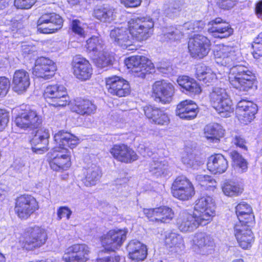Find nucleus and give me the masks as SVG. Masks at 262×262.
<instances>
[{
  "label": "nucleus",
  "mask_w": 262,
  "mask_h": 262,
  "mask_svg": "<svg viewBox=\"0 0 262 262\" xmlns=\"http://www.w3.org/2000/svg\"><path fill=\"white\" fill-rule=\"evenodd\" d=\"M93 59L98 67L103 68L112 64L114 57L106 49H104L98 54L94 55Z\"/></svg>",
  "instance_id": "44"
},
{
  "label": "nucleus",
  "mask_w": 262,
  "mask_h": 262,
  "mask_svg": "<svg viewBox=\"0 0 262 262\" xmlns=\"http://www.w3.org/2000/svg\"><path fill=\"white\" fill-rule=\"evenodd\" d=\"M196 78L205 83L211 82L215 78V74L212 70L204 64L198 65L196 68Z\"/></svg>",
  "instance_id": "41"
},
{
  "label": "nucleus",
  "mask_w": 262,
  "mask_h": 262,
  "mask_svg": "<svg viewBox=\"0 0 262 262\" xmlns=\"http://www.w3.org/2000/svg\"><path fill=\"white\" fill-rule=\"evenodd\" d=\"M10 88V81L5 77H0V96H4Z\"/></svg>",
  "instance_id": "53"
},
{
  "label": "nucleus",
  "mask_w": 262,
  "mask_h": 262,
  "mask_svg": "<svg viewBox=\"0 0 262 262\" xmlns=\"http://www.w3.org/2000/svg\"><path fill=\"white\" fill-rule=\"evenodd\" d=\"M128 233L127 229H116L110 230L101 237L102 246L108 251H114L119 249L126 240Z\"/></svg>",
  "instance_id": "12"
},
{
  "label": "nucleus",
  "mask_w": 262,
  "mask_h": 262,
  "mask_svg": "<svg viewBox=\"0 0 262 262\" xmlns=\"http://www.w3.org/2000/svg\"><path fill=\"white\" fill-rule=\"evenodd\" d=\"M182 161L187 167L193 169H198L204 163L203 161L196 159L195 155L193 154H186L184 155L182 158Z\"/></svg>",
  "instance_id": "47"
},
{
  "label": "nucleus",
  "mask_w": 262,
  "mask_h": 262,
  "mask_svg": "<svg viewBox=\"0 0 262 262\" xmlns=\"http://www.w3.org/2000/svg\"><path fill=\"white\" fill-rule=\"evenodd\" d=\"M211 42L206 36L198 34L190 38L188 48L190 56L193 58H203L210 50Z\"/></svg>",
  "instance_id": "10"
},
{
  "label": "nucleus",
  "mask_w": 262,
  "mask_h": 262,
  "mask_svg": "<svg viewBox=\"0 0 262 262\" xmlns=\"http://www.w3.org/2000/svg\"><path fill=\"white\" fill-rule=\"evenodd\" d=\"M72 110L82 115H90L95 113L96 106L89 100L77 98L75 100Z\"/></svg>",
  "instance_id": "37"
},
{
  "label": "nucleus",
  "mask_w": 262,
  "mask_h": 262,
  "mask_svg": "<svg viewBox=\"0 0 262 262\" xmlns=\"http://www.w3.org/2000/svg\"><path fill=\"white\" fill-rule=\"evenodd\" d=\"M144 213L151 221L160 223H169L174 217L173 210L167 206L144 209Z\"/></svg>",
  "instance_id": "20"
},
{
  "label": "nucleus",
  "mask_w": 262,
  "mask_h": 262,
  "mask_svg": "<svg viewBox=\"0 0 262 262\" xmlns=\"http://www.w3.org/2000/svg\"><path fill=\"white\" fill-rule=\"evenodd\" d=\"M174 93L173 84L165 80L156 81L152 85V96L157 102L169 103L172 101Z\"/></svg>",
  "instance_id": "15"
},
{
  "label": "nucleus",
  "mask_w": 262,
  "mask_h": 262,
  "mask_svg": "<svg viewBox=\"0 0 262 262\" xmlns=\"http://www.w3.org/2000/svg\"><path fill=\"white\" fill-rule=\"evenodd\" d=\"M208 26V32L215 38H226L233 33V29L230 25L221 18H216L211 20Z\"/></svg>",
  "instance_id": "21"
},
{
  "label": "nucleus",
  "mask_w": 262,
  "mask_h": 262,
  "mask_svg": "<svg viewBox=\"0 0 262 262\" xmlns=\"http://www.w3.org/2000/svg\"><path fill=\"white\" fill-rule=\"evenodd\" d=\"M168 169V164L167 161L162 159L153 161L150 164V172L152 174H155L158 177L166 174Z\"/></svg>",
  "instance_id": "42"
},
{
  "label": "nucleus",
  "mask_w": 262,
  "mask_h": 262,
  "mask_svg": "<svg viewBox=\"0 0 262 262\" xmlns=\"http://www.w3.org/2000/svg\"><path fill=\"white\" fill-rule=\"evenodd\" d=\"M177 82L182 91L190 96L198 95L202 90L199 84L193 78L187 76H181L177 79Z\"/></svg>",
  "instance_id": "32"
},
{
  "label": "nucleus",
  "mask_w": 262,
  "mask_h": 262,
  "mask_svg": "<svg viewBox=\"0 0 262 262\" xmlns=\"http://www.w3.org/2000/svg\"><path fill=\"white\" fill-rule=\"evenodd\" d=\"M212 107L223 117H228L232 112V102L225 89L214 88L210 95Z\"/></svg>",
  "instance_id": "4"
},
{
  "label": "nucleus",
  "mask_w": 262,
  "mask_h": 262,
  "mask_svg": "<svg viewBox=\"0 0 262 262\" xmlns=\"http://www.w3.org/2000/svg\"><path fill=\"white\" fill-rule=\"evenodd\" d=\"M92 68L89 61L83 58H78L73 63V73L77 78L86 80L92 74Z\"/></svg>",
  "instance_id": "30"
},
{
  "label": "nucleus",
  "mask_w": 262,
  "mask_h": 262,
  "mask_svg": "<svg viewBox=\"0 0 262 262\" xmlns=\"http://www.w3.org/2000/svg\"><path fill=\"white\" fill-rule=\"evenodd\" d=\"M254 241V236L252 231H248L246 236H242L240 234L237 235V241L239 246L243 249H246L251 247Z\"/></svg>",
  "instance_id": "49"
},
{
  "label": "nucleus",
  "mask_w": 262,
  "mask_h": 262,
  "mask_svg": "<svg viewBox=\"0 0 262 262\" xmlns=\"http://www.w3.org/2000/svg\"><path fill=\"white\" fill-rule=\"evenodd\" d=\"M111 40L123 49L129 51L135 49V41L129 29L125 27H117L112 29L110 34Z\"/></svg>",
  "instance_id": "14"
},
{
  "label": "nucleus",
  "mask_w": 262,
  "mask_h": 262,
  "mask_svg": "<svg viewBox=\"0 0 262 262\" xmlns=\"http://www.w3.org/2000/svg\"><path fill=\"white\" fill-rule=\"evenodd\" d=\"M127 250L129 258L133 260L142 261L147 256L146 246L138 241H131L127 245Z\"/></svg>",
  "instance_id": "33"
},
{
  "label": "nucleus",
  "mask_w": 262,
  "mask_h": 262,
  "mask_svg": "<svg viewBox=\"0 0 262 262\" xmlns=\"http://www.w3.org/2000/svg\"><path fill=\"white\" fill-rule=\"evenodd\" d=\"M229 155L232 160V165L235 169H238L241 172H244L247 170V162L237 151L232 150Z\"/></svg>",
  "instance_id": "46"
},
{
  "label": "nucleus",
  "mask_w": 262,
  "mask_h": 262,
  "mask_svg": "<svg viewBox=\"0 0 262 262\" xmlns=\"http://www.w3.org/2000/svg\"><path fill=\"white\" fill-rule=\"evenodd\" d=\"M93 15L101 21L108 23L116 17L115 9L108 4L97 6L94 10Z\"/></svg>",
  "instance_id": "35"
},
{
  "label": "nucleus",
  "mask_w": 262,
  "mask_h": 262,
  "mask_svg": "<svg viewBox=\"0 0 262 262\" xmlns=\"http://www.w3.org/2000/svg\"><path fill=\"white\" fill-rule=\"evenodd\" d=\"M195 215L200 217L203 224H208L215 214V207L213 199L210 196H203L198 199L194 206Z\"/></svg>",
  "instance_id": "9"
},
{
  "label": "nucleus",
  "mask_w": 262,
  "mask_h": 262,
  "mask_svg": "<svg viewBox=\"0 0 262 262\" xmlns=\"http://www.w3.org/2000/svg\"><path fill=\"white\" fill-rule=\"evenodd\" d=\"M90 250L84 244H74L65 251L62 259L65 262H85L89 259Z\"/></svg>",
  "instance_id": "16"
},
{
  "label": "nucleus",
  "mask_w": 262,
  "mask_h": 262,
  "mask_svg": "<svg viewBox=\"0 0 262 262\" xmlns=\"http://www.w3.org/2000/svg\"><path fill=\"white\" fill-rule=\"evenodd\" d=\"M49 137L48 129L41 128L35 131V134L30 140L32 151L37 154H42L47 151Z\"/></svg>",
  "instance_id": "26"
},
{
  "label": "nucleus",
  "mask_w": 262,
  "mask_h": 262,
  "mask_svg": "<svg viewBox=\"0 0 262 262\" xmlns=\"http://www.w3.org/2000/svg\"><path fill=\"white\" fill-rule=\"evenodd\" d=\"M71 214V210L66 206L60 207L57 210V216L59 220L64 216H66L67 219L69 220Z\"/></svg>",
  "instance_id": "58"
},
{
  "label": "nucleus",
  "mask_w": 262,
  "mask_h": 262,
  "mask_svg": "<svg viewBox=\"0 0 262 262\" xmlns=\"http://www.w3.org/2000/svg\"><path fill=\"white\" fill-rule=\"evenodd\" d=\"M72 32L81 37H84L86 35L85 29L86 25L78 19L73 20L71 23Z\"/></svg>",
  "instance_id": "50"
},
{
  "label": "nucleus",
  "mask_w": 262,
  "mask_h": 262,
  "mask_svg": "<svg viewBox=\"0 0 262 262\" xmlns=\"http://www.w3.org/2000/svg\"><path fill=\"white\" fill-rule=\"evenodd\" d=\"M179 229L182 232L192 231L196 229L199 225L204 226L200 217H198L193 212L190 214L187 211H183L180 214L178 220Z\"/></svg>",
  "instance_id": "23"
},
{
  "label": "nucleus",
  "mask_w": 262,
  "mask_h": 262,
  "mask_svg": "<svg viewBox=\"0 0 262 262\" xmlns=\"http://www.w3.org/2000/svg\"><path fill=\"white\" fill-rule=\"evenodd\" d=\"M257 111V106L252 102L242 100L237 103L236 112L243 123L251 122L255 118Z\"/></svg>",
  "instance_id": "22"
},
{
  "label": "nucleus",
  "mask_w": 262,
  "mask_h": 262,
  "mask_svg": "<svg viewBox=\"0 0 262 262\" xmlns=\"http://www.w3.org/2000/svg\"><path fill=\"white\" fill-rule=\"evenodd\" d=\"M224 194L228 196L234 197L241 194L243 188L238 183L229 181L225 182L222 187Z\"/></svg>",
  "instance_id": "40"
},
{
  "label": "nucleus",
  "mask_w": 262,
  "mask_h": 262,
  "mask_svg": "<svg viewBox=\"0 0 262 262\" xmlns=\"http://www.w3.org/2000/svg\"><path fill=\"white\" fill-rule=\"evenodd\" d=\"M54 139L56 146L50 153V166L55 171L66 169L71 165L68 148L73 149L79 143V139L71 133L63 130L55 134Z\"/></svg>",
  "instance_id": "2"
},
{
  "label": "nucleus",
  "mask_w": 262,
  "mask_h": 262,
  "mask_svg": "<svg viewBox=\"0 0 262 262\" xmlns=\"http://www.w3.org/2000/svg\"><path fill=\"white\" fill-rule=\"evenodd\" d=\"M204 26L202 21H190L185 23L180 29L176 28L164 34L166 38L169 40H177L180 39L183 35V31L190 30L192 32H198L201 30Z\"/></svg>",
  "instance_id": "29"
},
{
  "label": "nucleus",
  "mask_w": 262,
  "mask_h": 262,
  "mask_svg": "<svg viewBox=\"0 0 262 262\" xmlns=\"http://www.w3.org/2000/svg\"><path fill=\"white\" fill-rule=\"evenodd\" d=\"M236 214L238 219L239 222H245V216H247L248 221L250 226L254 224V215L252 213V209L251 206L245 202H241L238 204L236 208Z\"/></svg>",
  "instance_id": "39"
},
{
  "label": "nucleus",
  "mask_w": 262,
  "mask_h": 262,
  "mask_svg": "<svg viewBox=\"0 0 262 262\" xmlns=\"http://www.w3.org/2000/svg\"><path fill=\"white\" fill-rule=\"evenodd\" d=\"M36 0H15L14 5L19 9H29L36 2Z\"/></svg>",
  "instance_id": "55"
},
{
  "label": "nucleus",
  "mask_w": 262,
  "mask_h": 262,
  "mask_svg": "<svg viewBox=\"0 0 262 262\" xmlns=\"http://www.w3.org/2000/svg\"><path fill=\"white\" fill-rule=\"evenodd\" d=\"M14 168L17 173L26 174L28 171V166H26L23 161H16L14 163Z\"/></svg>",
  "instance_id": "57"
},
{
  "label": "nucleus",
  "mask_w": 262,
  "mask_h": 262,
  "mask_svg": "<svg viewBox=\"0 0 262 262\" xmlns=\"http://www.w3.org/2000/svg\"><path fill=\"white\" fill-rule=\"evenodd\" d=\"M232 143L236 146L244 149H247V147L245 145V140L239 136H235V137L233 139Z\"/></svg>",
  "instance_id": "59"
},
{
  "label": "nucleus",
  "mask_w": 262,
  "mask_h": 262,
  "mask_svg": "<svg viewBox=\"0 0 262 262\" xmlns=\"http://www.w3.org/2000/svg\"><path fill=\"white\" fill-rule=\"evenodd\" d=\"M228 166L226 159L221 154H216L210 156L208 160V169L214 173H222L227 169Z\"/></svg>",
  "instance_id": "34"
},
{
  "label": "nucleus",
  "mask_w": 262,
  "mask_h": 262,
  "mask_svg": "<svg viewBox=\"0 0 262 262\" xmlns=\"http://www.w3.org/2000/svg\"><path fill=\"white\" fill-rule=\"evenodd\" d=\"M12 84L15 92L21 94L25 92L30 84L28 72L23 69L16 70L13 74Z\"/></svg>",
  "instance_id": "31"
},
{
  "label": "nucleus",
  "mask_w": 262,
  "mask_h": 262,
  "mask_svg": "<svg viewBox=\"0 0 262 262\" xmlns=\"http://www.w3.org/2000/svg\"><path fill=\"white\" fill-rule=\"evenodd\" d=\"M182 3L180 1H174L170 3L168 7L165 9L164 13L166 16L173 18L178 16L181 10Z\"/></svg>",
  "instance_id": "48"
},
{
  "label": "nucleus",
  "mask_w": 262,
  "mask_h": 262,
  "mask_svg": "<svg viewBox=\"0 0 262 262\" xmlns=\"http://www.w3.org/2000/svg\"><path fill=\"white\" fill-rule=\"evenodd\" d=\"M105 82L108 92L113 96L125 97L130 92L128 82L122 78L114 76L106 78Z\"/></svg>",
  "instance_id": "18"
},
{
  "label": "nucleus",
  "mask_w": 262,
  "mask_h": 262,
  "mask_svg": "<svg viewBox=\"0 0 262 262\" xmlns=\"http://www.w3.org/2000/svg\"><path fill=\"white\" fill-rule=\"evenodd\" d=\"M141 0H121V2L125 7H136L141 4Z\"/></svg>",
  "instance_id": "60"
},
{
  "label": "nucleus",
  "mask_w": 262,
  "mask_h": 262,
  "mask_svg": "<svg viewBox=\"0 0 262 262\" xmlns=\"http://www.w3.org/2000/svg\"><path fill=\"white\" fill-rule=\"evenodd\" d=\"M255 13L258 18L262 20V1H260L256 3Z\"/></svg>",
  "instance_id": "64"
},
{
  "label": "nucleus",
  "mask_w": 262,
  "mask_h": 262,
  "mask_svg": "<svg viewBox=\"0 0 262 262\" xmlns=\"http://www.w3.org/2000/svg\"><path fill=\"white\" fill-rule=\"evenodd\" d=\"M41 116L35 111L26 110L19 114L15 119L16 125L23 129L34 130L41 123Z\"/></svg>",
  "instance_id": "17"
},
{
  "label": "nucleus",
  "mask_w": 262,
  "mask_h": 262,
  "mask_svg": "<svg viewBox=\"0 0 262 262\" xmlns=\"http://www.w3.org/2000/svg\"><path fill=\"white\" fill-rule=\"evenodd\" d=\"M110 152L116 160L126 163L138 159V156L134 150L123 144L114 145L110 149Z\"/></svg>",
  "instance_id": "24"
},
{
  "label": "nucleus",
  "mask_w": 262,
  "mask_h": 262,
  "mask_svg": "<svg viewBox=\"0 0 262 262\" xmlns=\"http://www.w3.org/2000/svg\"><path fill=\"white\" fill-rule=\"evenodd\" d=\"M154 24L149 17H136L128 22V29L134 40L142 41L152 34Z\"/></svg>",
  "instance_id": "3"
},
{
  "label": "nucleus",
  "mask_w": 262,
  "mask_h": 262,
  "mask_svg": "<svg viewBox=\"0 0 262 262\" xmlns=\"http://www.w3.org/2000/svg\"><path fill=\"white\" fill-rule=\"evenodd\" d=\"M198 106L193 101L186 100L180 102L177 106L176 114L184 120H192L198 113Z\"/></svg>",
  "instance_id": "28"
},
{
  "label": "nucleus",
  "mask_w": 262,
  "mask_h": 262,
  "mask_svg": "<svg viewBox=\"0 0 262 262\" xmlns=\"http://www.w3.org/2000/svg\"><path fill=\"white\" fill-rule=\"evenodd\" d=\"M194 251L199 254L205 255L211 253L214 247V243L211 238L205 233H196L193 239Z\"/></svg>",
  "instance_id": "25"
},
{
  "label": "nucleus",
  "mask_w": 262,
  "mask_h": 262,
  "mask_svg": "<svg viewBox=\"0 0 262 262\" xmlns=\"http://www.w3.org/2000/svg\"><path fill=\"white\" fill-rule=\"evenodd\" d=\"M216 184V181L214 179H213L211 177L205 175V179L204 185L203 186L206 187H212L215 186V184Z\"/></svg>",
  "instance_id": "62"
},
{
  "label": "nucleus",
  "mask_w": 262,
  "mask_h": 262,
  "mask_svg": "<svg viewBox=\"0 0 262 262\" xmlns=\"http://www.w3.org/2000/svg\"><path fill=\"white\" fill-rule=\"evenodd\" d=\"M9 120V113L5 109H0V131L7 125Z\"/></svg>",
  "instance_id": "54"
},
{
  "label": "nucleus",
  "mask_w": 262,
  "mask_h": 262,
  "mask_svg": "<svg viewBox=\"0 0 262 262\" xmlns=\"http://www.w3.org/2000/svg\"><path fill=\"white\" fill-rule=\"evenodd\" d=\"M101 175L99 167L95 165H92L86 169L83 183L87 187L95 185L99 181Z\"/></svg>",
  "instance_id": "38"
},
{
  "label": "nucleus",
  "mask_w": 262,
  "mask_h": 262,
  "mask_svg": "<svg viewBox=\"0 0 262 262\" xmlns=\"http://www.w3.org/2000/svg\"><path fill=\"white\" fill-rule=\"evenodd\" d=\"M63 25L61 16L55 13L42 15L37 21V30L42 33H53L60 29Z\"/></svg>",
  "instance_id": "13"
},
{
  "label": "nucleus",
  "mask_w": 262,
  "mask_h": 262,
  "mask_svg": "<svg viewBox=\"0 0 262 262\" xmlns=\"http://www.w3.org/2000/svg\"><path fill=\"white\" fill-rule=\"evenodd\" d=\"M124 63L127 69L134 73V76L144 78L146 75L151 73L152 64L146 57L133 56L126 58Z\"/></svg>",
  "instance_id": "7"
},
{
  "label": "nucleus",
  "mask_w": 262,
  "mask_h": 262,
  "mask_svg": "<svg viewBox=\"0 0 262 262\" xmlns=\"http://www.w3.org/2000/svg\"><path fill=\"white\" fill-rule=\"evenodd\" d=\"M38 209V202L31 195H21L16 199L14 210L17 216L21 220L28 219Z\"/></svg>",
  "instance_id": "6"
},
{
  "label": "nucleus",
  "mask_w": 262,
  "mask_h": 262,
  "mask_svg": "<svg viewBox=\"0 0 262 262\" xmlns=\"http://www.w3.org/2000/svg\"><path fill=\"white\" fill-rule=\"evenodd\" d=\"M173 196L182 201H187L194 194V188L192 183L185 177H177L171 186Z\"/></svg>",
  "instance_id": "11"
},
{
  "label": "nucleus",
  "mask_w": 262,
  "mask_h": 262,
  "mask_svg": "<svg viewBox=\"0 0 262 262\" xmlns=\"http://www.w3.org/2000/svg\"><path fill=\"white\" fill-rule=\"evenodd\" d=\"M253 55L254 58L258 59L262 56V32L255 39L253 44Z\"/></svg>",
  "instance_id": "51"
},
{
  "label": "nucleus",
  "mask_w": 262,
  "mask_h": 262,
  "mask_svg": "<svg viewBox=\"0 0 262 262\" xmlns=\"http://www.w3.org/2000/svg\"><path fill=\"white\" fill-rule=\"evenodd\" d=\"M46 101L55 107L66 106L70 102L66 88L62 85H49L44 90Z\"/></svg>",
  "instance_id": "5"
},
{
  "label": "nucleus",
  "mask_w": 262,
  "mask_h": 262,
  "mask_svg": "<svg viewBox=\"0 0 262 262\" xmlns=\"http://www.w3.org/2000/svg\"><path fill=\"white\" fill-rule=\"evenodd\" d=\"M236 1L237 0H219L217 4L220 8L229 10L235 6Z\"/></svg>",
  "instance_id": "56"
},
{
  "label": "nucleus",
  "mask_w": 262,
  "mask_h": 262,
  "mask_svg": "<svg viewBox=\"0 0 262 262\" xmlns=\"http://www.w3.org/2000/svg\"><path fill=\"white\" fill-rule=\"evenodd\" d=\"M165 243L169 248H184V243L182 237L174 232H167L165 233Z\"/></svg>",
  "instance_id": "43"
},
{
  "label": "nucleus",
  "mask_w": 262,
  "mask_h": 262,
  "mask_svg": "<svg viewBox=\"0 0 262 262\" xmlns=\"http://www.w3.org/2000/svg\"><path fill=\"white\" fill-rule=\"evenodd\" d=\"M0 31L2 32V36L5 37H8L9 36V34H11L12 33L11 31V29H9V25L8 23L7 25L1 26Z\"/></svg>",
  "instance_id": "63"
},
{
  "label": "nucleus",
  "mask_w": 262,
  "mask_h": 262,
  "mask_svg": "<svg viewBox=\"0 0 262 262\" xmlns=\"http://www.w3.org/2000/svg\"><path fill=\"white\" fill-rule=\"evenodd\" d=\"M9 29L12 33L16 32L21 27V24L17 20L11 21L9 23Z\"/></svg>",
  "instance_id": "61"
},
{
  "label": "nucleus",
  "mask_w": 262,
  "mask_h": 262,
  "mask_svg": "<svg viewBox=\"0 0 262 262\" xmlns=\"http://www.w3.org/2000/svg\"><path fill=\"white\" fill-rule=\"evenodd\" d=\"M215 62L229 69V81L233 88L242 92L251 89L256 80L255 74L242 64V57L238 48L222 46L214 53Z\"/></svg>",
  "instance_id": "1"
},
{
  "label": "nucleus",
  "mask_w": 262,
  "mask_h": 262,
  "mask_svg": "<svg viewBox=\"0 0 262 262\" xmlns=\"http://www.w3.org/2000/svg\"><path fill=\"white\" fill-rule=\"evenodd\" d=\"M145 116L152 122L160 125H167L169 122V118L165 111L151 105H146L143 107Z\"/></svg>",
  "instance_id": "27"
},
{
  "label": "nucleus",
  "mask_w": 262,
  "mask_h": 262,
  "mask_svg": "<svg viewBox=\"0 0 262 262\" xmlns=\"http://www.w3.org/2000/svg\"><path fill=\"white\" fill-rule=\"evenodd\" d=\"M56 70L55 62L45 57H40L35 61L33 70V74L38 77L48 79L52 77Z\"/></svg>",
  "instance_id": "19"
},
{
  "label": "nucleus",
  "mask_w": 262,
  "mask_h": 262,
  "mask_svg": "<svg viewBox=\"0 0 262 262\" xmlns=\"http://www.w3.org/2000/svg\"><path fill=\"white\" fill-rule=\"evenodd\" d=\"M23 236L22 248L27 250L40 247L45 243L47 239L45 230L37 226L27 228Z\"/></svg>",
  "instance_id": "8"
},
{
  "label": "nucleus",
  "mask_w": 262,
  "mask_h": 262,
  "mask_svg": "<svg viewBox=\"0 0 262 262\" xmlns=\"http://www.w3.org/2000/svg\"><path fill=\"white\" fill-rule=\"evenodd\" d=\"M243 222H238L236 223L234 227V235L237 239V235L240 234L242 236H246V232L248 231H251L250 227L243 225Z\"/></svg>",
  "instance_id": "52"
},
{
  "label": "nucleus",
  "mask_w": 262,
  "mask_h": 262,
  "mask_svg": "<svg viewBox=\"0 0 262 262\" xmlns=\"http://www.w3.org/2000/svg\"><path fill=\"white\" fill-rule=\"evenodd\" d=\"M225 130L223 126L216 123L207 124L204 129L205 137L212 142L216 143L224 135Z\"/></svg>",
  "instance_id": "36"
},
{
  "label": "nucleus",
  "mask_w": 262,
  "mask_h": 262,
  "mask_svg": "<svg viewBox=\"0 0 262 262\" xmlns=\"http://www.w3.org/2000/svg\"><path fill=\"white\" fill-rule=\"evenodd\" d=\"M86 48L94 56L105 49L103 41L97 36H92L86 41Z\"/></svg>",
  "instance_id": "45"
}]
</instances>
